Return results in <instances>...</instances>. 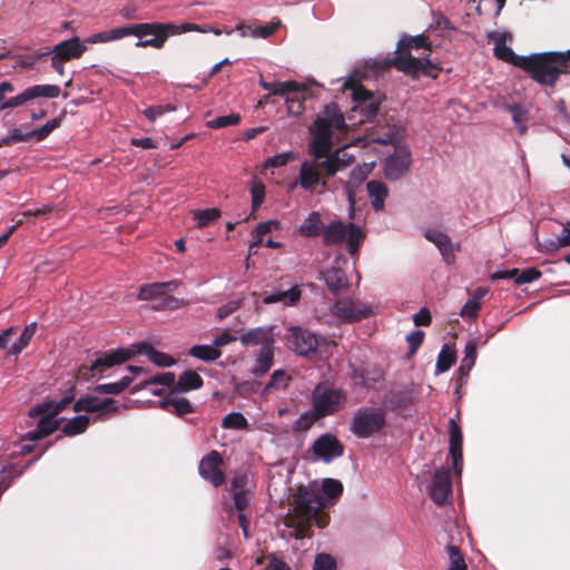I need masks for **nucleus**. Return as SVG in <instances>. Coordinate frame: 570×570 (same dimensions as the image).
Returning <instances> with one entry per match:
<instances>
[{
    "instance_id": "nucleus-25",
    "label": "nucleus",
    "mask_w": 570,
    "mask_h": 570,
    "mask_svg": "<svg viewBox=\"0 0 570 570\" xmlns=\"http://www.w3.org/2000/svg\"><path fill=\"white\" fill-rule=\"evenodd\" d=\"M382 373L375 367L368 365L353 366L351 379L353 383L361 387H373L375 383L382 380Z\"/></svg>"
},
{
    "instance_id": "nucleus-1",
    "label": "nucleus",
    "mask_w": 570,
    "mask_h": 570,
    "mask_svg": "<svg viewBox=\"0 0 570 570\" xmlns=\"http://www.w3.org/2000/svg\"><path fill=\"white\" fill-rule=\"evenodd\" d=\"M206 30V28L199 24L189 22L180 26L163 22H141L100 31L88 37L85 43L109 42L128 36H135L139 38L136 47L161 49L170 36L189 31L205 32Z\"/></svg>"
},
{
    "instance_id": "nucleus-45",
    "label": "nucleus",
    "mask_w": 570,
    "mask_h": 570,
    "mask_svg": "<svg viewBox=\"0 0 570 570\" xmlns=\"http://www.w3.org/2000/svg\"><path fill=\"white\" fill-rule=\"evenodd\" d=\"M132 382L131 376H124L120 381L115 383H106L97 385L94 391L99 394H120L125 391Z\"/></svg>"
},
{
    "instance_id": "nucleus-8",
    "label": "nucleus",
    "mask_w": 570,
    "mask_h": 570,
    "mask_svg": "<svg viewBox=\"0 0 570 570\" xmlns=\"http://www.w3.org/2000/svg\"><path fill=\"white\" fill-rule=\"evenodd\" d=\"M385 425V413L379 407H360L351 421V432L360 438L367 439L379 433Z\"/></svg>"
},
{
    "instance_id": "nucleus-15",
    "label": "nucleus",
    "mask_w": 570,
    "mask_h": 570,
    "mask_svg": "<svg viewBox=\"0 0 570 570\" xmlns=\"http://www.w3.org/2000/svg\"><path fill=\"white\" fill-rule=\"evenodd\" d=\"M312 452L316 459L328 463L344 454V445L336 435L324 433L314 441Z\"/></svg>"
},
{
    "instance_id": "nucleus-50",
    "label": "nucleus",
    "mask_w": 570,
    "mask_h": 570,
    "mask_svg": "<svg viewBox=\"0 0 570 570\" xmlns=\"http://www.w3.org/2000/svg\"><path fill=\"white\" fill-rule=\"evenodd\" d=\"M222 426L224 429L246 430L248 422L240 412H232L223 419Z\"/></svg>"
},
{
    "instance_id": "nucleus-44",
    "label": "nucleus",
    "mask_w": 570,
    "mask_h": 570,
    "mask_svg": "<svg viewBox=\"0 0 570 570\" xmlns=\"http://www.w3.org/2000/svg\"><path fill=\"white\" fill-rule=\"evenodd\" d=\"M322 492L321 495L324 498V502L326 500H336L343 493V484L340 480L326 478L322 482Z\"/></svg>"
},
{
    "instance_id": "nucleus-36",
    "label": "nucleus",
    "mask_w": 570,
    "mask_h": 570,
    "mask_svg": "<svg viewBox=\"0 0 570 570\" xmlns=\"http://www.w3.org/2000/svg\"><path fill=\"white\" fill-rule=\"evenodd\" d=\"M341 151L337 150L334 154H331L325 159H321L318 161V167L324 169L328 176H334L338 170L347 167L350 165V160L344 161L340 157Z\"/></svg>"
},
{
    "instance_id": "nucleus-53",
    "label": "nucleus",
    "mask_w": 570,
    "mask_h": 570,
    "mask_svg": "<svg viewBox=\"0 0 570 570\" xmlns=\"http://www.w3.org/2000/svg\"><path fill=\"white\" fill-rule=\"evenodd\" d=\"M250 196H252V208L256 210L265 199V185L257 179H253L250 183Z\"/></svg>"
},
{
    "instance_id": "nucleus-17",
    "label": "nucleus",
    "mask_w": 570,
    "mask_h": 570,
    "mask_svg": "<svg viewBox=\"0 0 570 570\" xmlns=\"http://www.w3.org/2000/svg\"><path fill=\"white\" fill-rule=\"evenodd\" d=\"M452 493L450 469L436 470L430 488V498L438 505H444Z\"/></svg>"
},
{
    "instance_id": "nucleus-7",
    "label": "nucleus",
    "mask_w": 570,
    "mask_h": 570,
    "mask_svg": "<svg viewBox=\"0 0 570 570\" xmlns=\"http://www.w3.org/2000/svg\"><path fill=\"white\" fill-rule=\"evenodd\" d=\"M345 87L352 89V99L354 101L352 111L360 114V122L374 121L379 115L382 102L385 100V95L379 91H370L362 85L347 82Z\"/></svg>"
},
{
    "instance_id": "nucleus-12",
    "label": "nucleus",
    "mask_w": 570,
    "mask_h": 570,
    "mask_svg": "<svg viewBox=\"0 0 570 570\" xmlns=\"http://www.w3.org/2000/svg\"><path fill=\"white\" fill-rule=\"evenodd\" d=\"M224 459L222 454L217 450H212L200 460L198 473L213 487L219 488L226 481V474L222 469Z\"/></svg>"
},
{
    "instance_id": "nucleus-49",
    "label": "nucleus",
    "mask_w": 570,
    "mask_h": 570,
    "mask_svg": "<svg viewBox=\"0 0 570 570\" xmlns=\"http://www.w3.org/2000/svg\"><path fill=\"white\" fill-rule=\"evenodd\" d=\"M446 552L450 560V566L448 570H466V563L463 554L461 553L459 547L454 544L446 546Z\"/></svg>"
},
{
    "instance_id": "nucleus-54",
    "label": "nucleus",
    "mask_w": 570,
    "mask_h": 570,
    "mask_svg": "<svg viewBox=\"0 0 570 570\" xmlns=\"http://www.w3.org/2000/svg\"><path fill=\"white\" fill-rule=\"evenodd\" d=\"M234 507L238 512H244L249 507L250 493L248 490L230 491Z\"/></svg>"
},
{
    "instance_id": "nucleus-13",
    "label": "nucleus",
    "mask_w": 570,
    "mask_h": 570,
    "mask_svg": "<svg viewBox=\"0 0 570 570\" xmlns=\"http://www.w3.org/2000/svg\"><path fill=\"white\" fill-rule=\"evenodd\" d=\"M331 311L333 315L345 323L360 322L373 314V309L370 305L355 302L347 297L337 299Z\"/></svg>"
},
{
    "instance_id": "nucleus-29",
    "label": "nucleus",
    "mask_w": 570,
    "mask_h": 570,
    "mask_svg": "<svg viewBox=\"0 0 570 570\" xmlns=\"http://www.w3.org/2000/svg\"><path fill=\"white\" fill-rule=\"evenodd\" d=\"M371 169H372L371 166L364 164L363 166L355 167L351 171L350 179L345 185L347 200H348L351 207H354V205H355V197H356L355 187H357L360 184H362L366 179Z\"/></svg>"
},
{
    "instance_id": "nucleus-9",
    "label": "nucleus",
    "mask_w": 570,
    "mask_h": 570,
    "mask_svg": "<svg viewBox=\"0 0 570 570\" xmlns=\"http://www.w3.org/2000/svg\"><path fill=\"white\" fill-rule=\"evenodd\" d=\"M332 128L337 130H344L346 128L344 115L336 102L325 105L323 116L315 119L309 130L313 136L332 137Z\"/></svg>"
},
{
    "instance_id": "nucleus-42",
    "label": "nucleus",
    "mask_w": 570,
    "mask_h": 570,
    "mask_svg": "<svg viewBox=\"0 0 570 570\" xmlns=\"http://www.w3.org/2000/svg\"><path fill=\"white\" fill-rule=\"evenodd\" d=\"M189 305V302L184 298H178L173 295L165 294L153 305L155 311H175Z\"/></svg>"
},
{
    "instance_id": "nucleus-62",
    "label": "nucleus",
    "mask_w": 570,
    "mask_h": 570,
    "mask_svg": "<svg viewBox=\"0 0 570 570\" xmlns=\"http://www.w3.org/2000/svg\"><path fill=\"white\" fill-rule=\"evenodd\" d=\"M476 360V342L469 341L464 346V356L462 358V363H464L468 370H471L474 366Z\"/></svg>"
},
{
    "instance_id": "nucleus-30",
    "label": "nucleus",
    "mask_w": 570,
    "mask_h": 570,
    "mask_svg": "<svg viewBox=\"0 0 570 570\" xmlns=\"http://www.w3.org/2000/svg\"><path fill=\"white\" fill-rule=\"evenodd\" d=\"M203 384L204 380L197 372L187 370L178 376L177 382H175L170 391L177 393H187L189 391L200 389Z\"/></svg>"
},
{
    "instance_id": "nucleus-52",
    "label": "nucleus",
    "mask_w": 570,
    "mask_h": 570,
    "mask_svg": "<svg viewBox=\"0 0 570 570\" xmlns=\"http://www.w3.org/2000/svg\"><path fill=\"white\" fill-rule=\"evenodd\" d=\"M239 114H229L216 117L215 119L207 122V127L212 129H219L228 126H237L240 122Z\"/></svg>"
},
{
    "instance_id": "nucleus-14",
    "label": "nucleus",
    "mask_w": 570,
    "mask_h": 570,
    "mask_svg": "<svg viewBox=\"0 0 570 570\" xmlns=\"http://www.w3.org/2000/svg\"><path fill=\"white\" fill-rule=\"evenodd\" d=\"M287 344L298 355L311 356L317 352L320 337L308 330L293 326L288 328Z\"/></svg>"
},
{
    "instance_id": "nucleus-34",
    "label": "nucleus",
    "mask_w": 570,
    "mask_h": 570,
    "mask_svg": "<svg viewBox=\"0 0 570 570\" xmlns=\"http://www.w3.org/2000/svg\"><path fill=\"white\" fill-rule=\"evenodd\" d=\"M332 149L331 136H313L309 144V151L314 156V160L320 161L324 157L330 156Z\"/></svg>"
},
{
    "instance_id": "nucleus-55",
    "label": "nucleus",
    "mask_w": 570,
    "mask_h": 570,
    "mask_svg": "<svg viewBox=\"0 0 570 570\" xmlns=\"http://www.w3.org/2000/svg\"><path fill=\"white\" fill-rule=\"evenodd\" d=\"M335 559L327 553H318L314 560V567L312 570H336Z\"/></svg>"
},
{
    "instance_id": "nucleus-58",
    "label": "nucleus",
    "mask_w": 570,
    "mask_h": 570,
    "mask_svg": "<svg viewBox=\"0 0 570 570\" xmlns=\"http://www.w3.org/2000/svg\"><path fill=\"white\" fill-rule=\"evenodd\" d=\"M279 27H281V21L275 20V21H271L266 26L257 27V28L253 29L250 32H252V36L256 37V38H268L272 35H274Z\"/></svg>"
},
{
    "instance_id": "nucleus-33",
    "label": "nucleus",
    "mask_w": 570,
    "mask_h": 570,
    "mask_svg": "<svg viewBox=\"0 0 570 570\" xmlns=\"http://www.w3.org/2000/svg\"><path fill=\"white\" fill-rule=\"evenodd\" d=\"M259 85L264 90H267L272 95L276 96H284L304 89V87L296 81L266 82L263 78H261Z\"/></svg>"
},
{
    "instance_id": "nucleus-56",
    "label": "nucleus",
    "mask_w": 570,
    "mask_h": 570,
    "mask_svg": "<svg viewBox=\"0 0 570 570\" xmlns=\"http://www.w3.org/2000/svg\"><path fill=\"white\" fill-rule=\"evenodd\" d=\"M424 336L425 334L421 330H416L406 336V342L409 344L407 357L413 356L417 352L424 341Z\"/></svg>"
},
{
    "instance_id": "nucleus-40",
    "label": "nucleus",
    "mask_w": 570,
    "mask_h": 570,
    "mask_svg": "<svg viewBox=\"0 0 570 570\" xmlns=\"http://www.w3.org/2000/svg\"><path fill=\"white\" fill-rule=\"evenodd\" d=\"M36 331H37V323L33 322V323L28 324L24 327V330L22 331L19 338L11 345V347L9 350V354L18 355L19 353H21V351L29 345Z\"/></svg>"
},
{
    "instance_id": "nucleus-6",
    "label": "nucleus",
    "mask_w": 570,
    "mask_h": 570,
    "mask_svg": "<svg viewBox=\"0 0 570 570\" xmlns=\"http://www.w3.org/2000/svg\"><path fill=\"white\" fill-rule=\"evenodd\" d=\"M346 238L347 252L355 255L365 238L361 227L353 223L345 225L341 220H334L328 224L323 232V243L326 246L341 244Z\"/></svg>"
},
{
    "instance_id": "nucleus-38",
    "label": "nucleus",
    "mask_w": 570,
    "mask_h": 570,
    "mask_svg": "<svg viewBox=\"0 0 570 570\" xmlns=\"http://www.w3.org/2000/svg\"><path fill=\"white\" fill-rule=\"evenodd\" d=\"M493 55L499 60H502L520 69L522 68L523 65L522 60L525 59V56L515 55L513 50L507 46V42L502 46H494Z\"/></svg>"
},
{
    "instance_id": "nucleus-41",
    "label": "nucleus",
    "mask_w": 570,
    "mask_h": 570,
    "mask_svg": "<svg viewBox=\"0 0 570 570\" xmlns=\"http://www.w3.org/2000/svg\"><path fill=\"white\" fill-rule=\"evenodd\" d=\"M291 376L284 370H276L271 375L268 383L263 389V394L266 395L274 390H284L288 386Z\"/></svg>"
},
{
    "instance_id": "nucleus-3",
    "label": "nucleus",
    "mask_w": 570,
    "mask_h": 570,
    "mask_svg": "<svg viewBox=\"0 0 570 570\" xmlns=\"http://www.w3.org/2000/svg\"><path fill=\"white\" fill-rule=\"evenodd\" d=\"M425 48L431 50V45L424 35L415 37L403 36L400 38L396 48V56L391 63L405 75L417 78L420 75L438 78L441 68L434 65L429 58H415L411 55L412 49Z\"/></svg>"
},
{
    "instance_id": "nucleus-48",
    "label": "nucleus",
    "mask_w": 570,
    "mask_h": 570,
    "mask_svg": "<svg viewBox=\"0 0 570 570\" xmlns=\"http://www.w3.org/2000/svg\"><path fill=\"white\" fill-rule=\"evenodd\" d=\"M455 360V352L450 350L448 345H444L438 356L436 373L446 372L454 364Z\"/></svg>"
},
{
    "instance_id": "nucleus-20",
    "label": "nucleus",
    "mask_w": 570,
    "mask_h": 570,
    "mask_svg": "<svg viewBox=\"0 0 570 570\" xmlns=\"http://www.w3.org/2000/svg\"><path fill=\"white\" fill-rule=\"evenodd\" d=\"M115 403L114 399L107 397L104 400H99L97 396L94 395H87L85 397H80L73 403V411L75 412H87V413H95V412H116L117 407L111 406Z\"/></svg>"
},
{
    "instance_id": "nucleus-28",
    "label": "nucleus",
    "mask_w": 570,
    "mask_h": 570,
    "mask_svg": "<svg viewBox=\"0 0 570 570\" xmlns=\"http://www.w3.org/2000/svg\"><path fill=\"white\" fill-rule=\"evenodd\" d=\"M366 191L373 209L375 212L383 210L385 206V199L389 196L387 186L381 180H370L366 183Z\"/></svg>"
},
{
    "instance_id": "nucleus-57",
    "label": "nucleus",
    "mask_w": 570,
    "mask_h": 570,
    "mask_svg": "<svg viewBox=\"0 0 570 570\" xmlns=\"http://www.w3.org/2000/svg\"><path fill=\"white\" fill-rule=\"evenodd\" d=\"M541 275H542V273L535 267L525 268L522 272L518 271L515 284L517 285L529 284L533 281L539 279L541 277Z\"/></svg>"
},
{
    "instance_id": "nucleus-60",
    "label": "nucleus",
    "mask_w": 570,
    "mask_h": 570,
    "mask_svg": "<svg viewBox=\"0 0 570 570\" xmlns=\"http://www.w3.org/2000/svg\"><path fill=\"white\" fill-rule=\"evenodd\" d=\"M481 303L476 299L469 298L460 311V315L464 318L475 320L479 315Z\"/></svg>"
},
{
    "instance_id": "nucleus-2",
    "label": "nucleus",
    "mask_w": 570,
    "mask_h": 570,
    "mask_svg": "<svg viewBox=\"0 0 570 570\" xmlns=\"http://www.w3.org/2000/svg\"><path fill=\"white\" fill-rule=\"evenodd\" d=\"M293 510L285 521L286 527L294 529V538L302 540L312 537V525L325 528L328 515L321 512L326 505L316 485H299L292 501Z\"/></svg>"
},
{
    "instance_id": "nucleus-63",
    "label": "nucleus",
    "mask_w": 570,
    "mask_h": 570,
    "mask_svg": "<svg viewBox=\"0 0 570 570\" xmlns=\"http://www.w3.org/2000/svg\"><path fill=\"white\" fill-rule=\"evenodd\" d=\"M49 52H36L33 55H27V56H16L18 58L17 66L22 69L32 68L33 65L45 56H48Z\"/></svg>"
},
{
    "instance_id": "nucleus-5",
    "label": "nucleus",
    "mask_w": 570,
    "mask_h": 570,
    "mask_svg": "<svg viewBox=\"0 0 570 570\" xmlns=\"http://www.w3.org/2000/svg\"><path fill=\"white\" fill-rule=\"evenodd\" d=\"M347 392L336 387L330 381L317 383L311 393L314 419H323L344 410L347 404Z\"/></svg>"
},
{
    "instance_id": "nucleus-59",
    "label": "nucleus",
    "mask_w": 570,
    "mask_h": 570,
    "mask_svg": "<svg viewBox=\"0 0 570 570\" xmlns=\"http://www.w3.org/2000/svg\"><path fill=\"white\" fill-rule=\"evenodd\" d=\"M160 384L163 386H170L175 384V374L173 372H165L157 375H154L149 380L144 382V386Z\"/></svg>"
},
{
    "instance_id": "nucleus-27",
    "label": "nucleus",
    "mask_w": 570,
    "mask_h": 570,
    "mask_svg": "<svg viewBox=\"0 0 570 570\" xmlns=\"http://www.w3.org/2000/svg\"><path fill=\"white\" fill-rule=\"evenodd\" d=\"M302 291L298 285H294L288 289H278L263 297V303L266 305L274 303H283L286 306L294 305L299 301Z\"/></svg>"
},
{
    "instance_id": "nucleus-47",
    "label": "nucleus",
    "mask_w": 570,
    "mask_h": 570,
    "mask_svg": "<svg viewBox=\"0 0 570 570\" xmlns=\"http://www.w3.org/2000/svg\"><path fill=\"white\" fill-rule=\"evenodd\" d=\"M222 213L218 208H207L203 210H195L193 213L194 219L197 222L199 228L210 225L213 222L220 217Z\"/></svg>"
},
{
    "instance_id": "nucleus-31",
    "label": "nucleus",
    "mask_w": 570,
    "mask_h": 570,
    "mask_svg": "<svg viewBox=\"0 0 570 570\" xmlns=\"http://www.w3.org/2000/svg\"><path fill=\"white\" fill-rule=\"evenodd\" d=\"M274 361V350L273 346L267 342L264 346L261 347L258 356L256 358V364L252 368V374L256 377L264 376L272 367Z\"/></svg>"
},
{
    "instance_id": "nucleus-32",
    "label": "nucleus",
    "mask_w": 570,
    "mask_h": 570,
    "mask_svg": "<svg viewBox=\"0 0 570 570\" xmlns=\"http://www.w3.org/2000/svg\"><path fill=\"white\" fill-rule=\"evenodd\" d=\"M240 343L244 346L248 345H258L262 344L264 346L269 342V344L273 346V338L271 337L269 331L263 327H256L247 331L239 337Z\"/></svg>"
},
{
    "instance_id": "nucleus-64",
    "label": "nucleus",
    "mask_w": 570,
    "mask_h": 570,
    "mask_svg": "<svg viewBox=\"0 0 570 570\" xmlns=\"http://www.w3.org/2000/svg\"><path fill=\"white\" fill-rule=\"evenodd\" d=\"M291 159H294V153L287 151L277 154L273 157H269L265 161L266 167H282L285 166Z\"/></svg>"
},
{
    "instance_id": "nucleus-51",
    "label": "nucleus",
    "mask_w": 570,
    "mask_h": 570,
    "mask_svg": "<svg viewBox=\"0 0 570 570\" xmlns=\"http://www.w3.org/2000/svg\"><path fill=\"white\" fill-rule=\"evenodd\" d=\"M55 416L56 415L50 412L48 415L42 416L37 423L36 429L46 438L59 429L60 421L55 419Z\"/></svg>"
},
{
    "instance_id": "nucleus-61",
    "label": "nucleus",
    "mask_w": 570,
    "mask_h": 570,
    "mask_svg": "<svg viewBox=\"0 0 570 570\" xmlns=\"http://www.w3.org/2000/svg\"><path fill=\"white\" fill-rule=\"evenodd\" d=\"M175 110H176V107L174 105L168 104L166 106L158 105V106L149 107V108L145 109L142 111V114L146 116V118L148 120L155 121L157 117L163 116L165 112L175 111Z\"/></svg>"
},
{
    "instance_id": "nucleus-24",
    "label": "nucleus",
    "mask_w": 570,
    "mask_h": 570,
    "mask_svg": "<svg viewBox=\"0 0 570 570\" xmlns=\"http://www.w3.org/2000/svg\"><path fill=\"white\" fill-rule=\"evenodd\" d=\"M409 166L410 154L396 151L386 159L384 175L390 180H397L407 171Z\"/></svg>"
},
{
    "instance_id": "nucleus-11",
    "label": "nucleus",
    "mask_w": 570,
    "mask_h": 570,
    "mask_svg": "<svg viewBox=\"0 0 570 570\" xmlns=\"http://www.w3.org/2000/svg\"><path fill=\"white\" fill-rule=\"evenodd\" d=\"M60 92V87L57 85H35L3 101L0 110L23 106L36 98H57Z\"/></svg>"
},
{
    "instance_id": "nucleus-39",
    "label": "nucleus",
    "mask_w": 570,
    "mask_h": 570,
    "mask_svg": "<svg viewBox=\"0 0 570 570\" xmlns=\"http://www.w3.org/2000/svg\"><path fill=\"white\" fill-rule=\"evenodd\" d=\"M321 227H322L321 215L317 212H313L303 222V224L299 227V232L302 235H304L306 237H316L321 234Z\"/></svg>"
},
{
    "instance_id": "nucleus-21",
    "label": "nucleus",
    "mask_w": 570,
    "mask_h": 570,
    "mask_svg": "<svg viewBox=\"0 0 570 570\" xmlns=\"http://www.w3.org/2000/svg\"><path fill=\"white\" fill-rule=\"evenodd\" d=\"M178 394L177 392L170 391L165 399L158 402L159 407L179 417L194 413L195 407L189 400Z\"/></svg>"
},
{
    "instance_id": "nucleus-43",
    "label": "nucleus",
    "mask_w": 570,
    "mask_h": 570,
    "mask_svg": "<svg viewBox=\"0 0 570 570\" xmlns=\"http://www.w3.org/2000/svg\"><path fill=\"white\" fill-rule=\"evenodd\" d=\"M89 425V417L87 415H78L67 421L62 428V434L72 436L86 431Z\"/></svg>"
},
{
    "instance_id": "nucleus-23",
    "label": "nucleus",
    "mask_w": 570,
    "mask_h": 570,
    "mask_svg": "<svg viewBox=\"0 0 570 570\" xmlns=\"http://www.w3.org/2000/svg\"><path fill=\"white\" fill-rule=\"evenodd\" d=\"M87 50L85 42H81L78 37H72L68 40H63L57 43L51 50L50 53H55L63 60L70 61L73 59H79Z\"/></svg>"
},
{
    "instance_id": "nucleus-18",
    "label": "nucleus",
    "mask_w": 570,
    "mask_h": 570,
    "mask_svg": "<svg viewBox=\"0 0 570 570\" xmlns=\"http://www.w3.org/2000/svg\"><path fill=\"white\" fill-rule=\"evenodd\" d=\"M424 236L438 247L445 264L453 265L455 263L454 250H460V244L453 245L451 238L438 229H426Z\"/></svg>"
},
{
    "instance_id": "nucleus-16",
    "label": "nucleus",
    "mask_w": 570,
    "mask_h": 570,
    "mask_svg": "<svg viewBox=\"0 0 570 570\" xmlns=\"http://www.w3.org/2000/svg\"><path fill=\"white\" fill-rule=\"evenodd\" d=\"M460 413L458 412L455 414V417H451L449 420V453L452 458V464L453 469L456 475H461L462 473V460H463V452H462V442H463V434L462 430L460 428Z\"/></svg>"
},
{
    "instance_id": "nucleus-37",
    "label": "nucleus",
    "mask_w": 570,
    "mask_h": 570,
    "mask_svg": "<svg viewBox=\"0 0 570 570\" xmlns=\"http://www.w3.org/2000/svg\"><path fill=\"white\" fill-rule=\"evenodd\" d=\"M188 354L204 362H213L220 357L222 352L214 345H194L189 348Z\"/></svg>"
},
{
    "instance_id": "nucleus-10",
    "label": "nucleus",
    "mask_w": 570,
    "mask_h": 570,
    "mask_svg": "<svg viewBox=\"0 0 570 570\" xmlns=\"http://www.w3.org/2000/svg\"><path fill=\"white\" fill-rule=\"evenodd\" d=\"M134 352L126 348H118L109 354L96 358L90 366H81L78 375L83 380H89L96 375L104 373L106 368H110L117 364L125 363L134 356Z\"/></svg>"
},
{
    "instance_id": "nucleus-46",
    "label": "nucleus",
    "mask_w": 570,
    "mask_h": 570,
    "mask_svg": "<svg viewBox=\"0 0 570 570\" xmlns=\"http://www.w3.org/2000/svg\"><path fill=\"white\" fill-rule=\"evenodd\" d=\"M512 115L513 122L519 135L527 132L528 111L520 105H511L508 107Z\"/></svg>"
},
{
    "instance_id": "nucleus-19",
    "label": "nucleus",
    "mask_w": 570,
    "mask_h": 570,
    "mask_svg": "<svg viewBox=\"0 0 570 570\" xmlns=\"http://www.w3.org/2000/svg\"><path fill=\"white\" fill-rule=\"evenodd\" d=\"M180 285L181 282L177 279L144 284L139 287L138 299H159L165 294L176 291Z\"/></svg>"
},
{
    "instance_id": "nucleus-35",
    "label": "nucleus",
    "mask_w": 570,
    "mask_h": 570,
    "mask_svg": "<svg viewBox=\"0 0 570 570\" xmlns=\"http://www.w3.org/2000/svg\"><path fill=\"white\" fill-rule=\"evenodd\" d=\"M139 351L147 354L148 358L158 366L169 367L176 363L170 355L155 350L149 343H140Z\"/></svg>"
},
{
    "instance_id": "nucleus-26",
    "label": "nucleus",
    "mask_w": 570,
    "mask_h": 570,
    "mask_svg": "<svg viewBox=\"0 0 570 570\" xmlns=\"http://www.w3.org/2000/svg\"><path fill=\"white\" fill-rule=\"evenodd\" d=\"M299 185L305 190H311L321 181L318 161L305 160L299 167Z\"/></svg>"
},
{
    "instance_id": "nucleus-4",
    "label": "nucleus",
    "mask_w": 570,
    "mask_h": 570,
    "mask_svg": "<svg viewBox=\"0 0 570 570\" xmlns=\"http://www.w3.org/2000/svg\"><path fill=\"white\" fill-rule=\"evenodd\" d=\"M522 70L531 78L548 87H554L559 77L567 72L563 56L559 51L531 53L522 60Z\"/></svg>"
},
{
    "instance_id": "nucleus-22",
    "label": "nucleus",
    "mask_w": 570,
    "mask_h": 570,
    "mask_svg": "<svg viewBox=\"0 0 570 570\" xmlns=\"http://www.w3.org/2000/svg\"><path fill=\"white\" fill-rule=\"evenodd\" d=\"M327 289L333 295H340L350 288L346 273L337 266H331L322 272Z\"/></svg>"
}]
</instances>
